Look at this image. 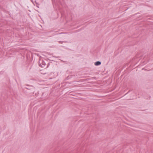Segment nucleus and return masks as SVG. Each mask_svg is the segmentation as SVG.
<instances>
[{"instance_id": "7ed1b4c3", "label": "nucleus", "mask_w": 153, "mask_h": 153, "mask_svg": "<svg viewBox=\"0 0 153 153\" xmlns=\"http://www.w3.org/2000/svg\"><path fill=\"white\" fill-rule=\"evenodd\" d=\"M101 64V62L100 61H97L95 62L94 64L96 66H98L100 65Z\"/></svg>"}, {"instance_id": "f257e3e1", "label": "nucleus", "mask_w": 153, "mask_h": 153, "mask_svg": "<svg viewBox=\"0 0 153 153\" xmlns=\"http://www.w3.org/2000/svg\"><path fill=\"white\" fill-rule=\"evenodd\" d=\"M39 64L40 67L43 68L45 66L46 63L43 59H40L39 61Z\"/></svg>"}, {"instance_id": "39448f33", "label": "nucleus", "mask_w": 153, "mask_h": 153, "mask_svg": "<svg viewBox=\"0 0 153 153\" xmlns=\"http://www.w3.org/2000/svg\"><path fill=\"white\" fill-rule=\"evenodd\" d=\"M27 89H30V88H26Z\"/></svg>"}, {"instance_id": "20e7f679", "label": "nucleus", "mask_w": 153, "mask_h": 153, "mask_svg": "<svg viewBox=\"0 0 153 153\" xmlns=\"http://www.w3.org/2000/svg\"><path fill=\"white\" fill-rule=\"evenodd\" d=\"M59 43H62V41H60L59 42Z\"/></svg>"}, {"instance_id": "f03ea898", "label": "nucleus", "mask_w": 153, "mask_h": 153, "mask_svg": "<svg viewBox=\"0 0 153 153\" xmlns=\"http://www.w3.org/2000/svg\"><path fill=\"white\" fill-rule=\"evenodd\" d=\"M31 1V2L34 5H36L39 8L38 6L39 5V4L37 1Z\"/></svg>"}]
</instances>
